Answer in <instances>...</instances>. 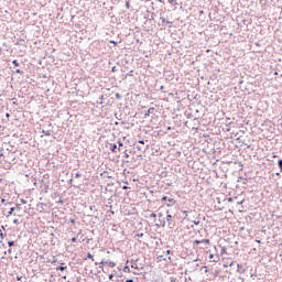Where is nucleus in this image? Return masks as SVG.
<instances>
[{
  "instance_id": "f3484780",
  "label": "nucleus",
  "mask_w": 282,
  "mask_h": 282,
  "mask_svg": "<svg viewBox=\"0 0 282 282\" xmlns=\"http://www.w3.org/2000/svg\"><path fill=\"white\" fill-rule=\"evenodd\" d=\"M113 279V274H109V280H112Z\"/></svg>"
},
{
  "instance_id": "1a4fd4ad",
  "label": "nucleus",
  "mask_w": 282,
  "mask_h": 282,
  "mask_svg": "<svg viewBox=\"0 0 282 282\" xmlns=\"http://www.w3.org/2000/svg\"><path fill=\"white\" fill-rule=\"evenodd\" d=\"M169 202H170L171 204H176V202H175L174 198H169Z\"/></svg>"
},
{
  "instance_id": "0eeeda50",
  "label": "nucleus",
  "mask_w": 282,
  "mask_h": 282,
  "mask_svg": "<svg viewBox=\"0 0 282 282\" xmlns=\"http://www.w3.org/2000/svg\"><path fill=\"white\" fill-rule=\"evenodd\" d=\"M122 147H123V144H122L121 140H119V149H118L119 152H121Z\"/></svg>"
},
{
  "instance_id": "393cba45",
  "label": "nucleus",
  "mask_w": 282,
  "mask_h": 282,
  "mask_svg": "<svg viewBox=\"0 0 282 282\" xmlns=\"http://www.w3.org/2000/svg\"><path fill=\"white\" fill-rule=\"evenodd\" d=\"M275 75H278V72H275Z\"/></svg>"
},
{
  "instance_id": "2eb2a0df",
  "label": "nucleus",
  "mask_w": 282,
  "mask_h": 282,
  "mask_svg": "<svg viewBox=\"0 0 282 282\" xmlns=\"http://www.w3.org/2000/svg\"><path fill=\"white\" fill-rule=\"evenodd\" d=\"M151 217H153L155 219V217H156L155 213H151Z\"/></svg>"
},
{
  "instance_id": "4468645a",
  "label": "nucleus",
  "mask_w": 282,
  "mask_h": 282,
  "mask_svg": "<svg viewBox=\"0 0 282 282\" xmlns=\"http://www.w3.org/2000/svg\"><path fill=\"white\" fill-rule=\"evenodd\" d=\"M111 44L118 45V42H115V40H111Z\"/></svg>"
},
{
  "instance_id": "9b49d317",
  "label": "nucleus",
  "mask_w": 282,
  "mask_h": 282,
  "mask_svg": "<svg viewBox=\"0 0 282 282\" xmlns=\"http://www.w3.org/2000/svg\"><path fill=\"white\" fill-rule=\"evenodd\" d=\"M8 246H9V247H13V246H14V241H9V242H8Z\"/></svg>"
},
{
  "instance_id": "20e7f679",
  "label": "nucleus",
  "mask_w": 282,
  "mask_h": 282,
  "mask_svg": "<svg viewBox=\"0 0 282 282\" xmlns=\"http://www.w3.org/2000/svg\"><path fill=\"white\" fill-rule=\"evenodd\" d=\"M66 269H67V265L56 267V271H65Z\"/></svg>"
},
{
  "instance_id": "423d86ee",
  "label": "nucleus",
  "mask_w": 282,
  "mask_h": 282,
  "mask_svg": "<svg viewBox=\"0 0 282 282\" xmlns=\"http://www.w3.org/2000/svg\"><path fill=\"white\" fill-rule=\"evenodd\" d=\"M87 258H88L89 260H91V261H95V258H94L93 253H88Z\"/></svg>"
},
{
  "instance_id": "412c9836",
  "label": "nucleus",
  "mask_w": 282,
  "mask_h": 282,
  "mask_svg": "<svg viewBox=\"0 0 282 282\" xmlns=\"http://www.w3.org/2000/svg\"><path fill=\"white\" fill-rule=\"evenodd\" d=\"M6 116H7V118H9V116H10V115H9V112H7V115H6Z\"/></svg>"
},
{
  "instance_id": "4be33fe9",
  "label": "nucleus",
  "mask_w": 282,
  "mask_h": 282,
  "mask_svg": "<svg viewBox=\"0 0 282 282\" xmlns=\"http://www.w3.org/2000/svg\"><path fill=\"white\" fill-rule=\"evenodd\" d=\"M127 282H133V280H127Z\"/></svg>"
},
{
  "instance_id": "6ab92c4d",
  "label": "nucleus",
  "mask_w": 282,
  "mask_h": 282,
  "mask_svg": "<svg viewBox=\"0 0 282 282\" xmlns=\"http://www.w3.org/2000/svg\"><path fill=\"white\" fill-rule=\"evenodd\" d=\"M17 74H21V69H17Z\"/></svg>"
},
{
  "instance_id": "dca6fc26",
  "label": "nucleus",
  "mask_w": 282,
  "mask_h": 282,
  "mask_svg": "<svg viewBox=\"0 0 282 282\" xmlns=\"http://www.w3.org/2000/svg\"><path fill=\"white\" fill-rule=\"evenodd\" d=\"M126 7H127V8H130V2H126Z\"/></svg>"
},
{
  "instance_id": "ddd939ff",
  "label": "nucleus",
  "mask_w": 282,
  "mask_h": 282,
  "mask_svg": "<svg viewBox=\"0 0 282 282\" xmlns=\"http://www.w3.org/2000/svg\"><path fill=\"white\" fill-rule=\"evenodd\" d=\"M165 200H167V196L162 197V202H165Z\"/></svg>"
},
{
  "instance_id": "5701e85b",
  "label": "nucleus",
  "mask_w": 282,
  "mask_h": 282,
  "mask_svg": "<svg viewBox=\"0 0 282 282\" xmlns=\"http://www.w3.org/2000/svg\"><path fill=\"white\" fill-rule=\"evenodd\" d=\"M80 175L79 174H76V177H79Z\"/></svg>"
},
{
  "instance_id": "7ed1b4c3",
  "label": "nucleus",
  "mask_w": 282,
  "mask_h": 282,
  "mask_svg": "<svg viewBox=\"0 0 282 282\" xmlns=\"http://www.w3.org/2000/svg\"><path fill=\"white\" fill-rule=\"evenodd\" d=\"M166 220H167V224L171 228H173L175 226V221L173 220V217L172 215H169L167 214V217H166Z\"/></svg>"
},
{
  "instance_id": "f257e3e1",
  "label": "nucleus",
  "mask_w": 282,
  "mask_h": 282,
  "mask_svg": "<svg viewBox=\"0 0 282 282\" xmlns=\"http://www.w3.org/2000/svg\"><path fill=\"white\" fill-rule=\"evenodd\" d=\"M210 245V239H202V241L195 240L193 241V248H202L203 250H205L206 248H208Z\"/></svg>"
},
{
  "instance_id": "aec40b11",
  "label": "nucleus",
  "mask_w": 282,
  "mask_h": 282,
  "mask_svg": "<svg viewBox=\"0 0 282 282\" xmlns=\"http://www.w3.org/2000/svg\"><path fill=\"white\" fill-rule=\"evenodd\" d=\"M14 212V207H11V212L10 213H13Z\"/></svg>"
},
{
  "instance_id": "b1692460",
  "label": "nucleus",
  "mask_w": 282,
  "mask_h": 282,
  "mask_svg": "<svg viewBox=\"0 0 282 282\" xmlns=\"http://www.w3.org/2000/svg\"><path fill=\"white\" fill-rule=\"evenodd\" d=\"M123 188H128L127 185H124Z\"/></svg>"
},
{
  "instance_id": "f8f14e48",
  "label": "nucleus",
  "mask_w": 282,
  "mask_h": 282,
  "mask_svg": "<svg viewBox=\"0 0 282 282\" xmlns=\"http://www.w3.org/2000/svg\"><path fill=\"white\" fill-rule=\"evenodd\" d=\"M14 66H20L18 61H13Z\"/></svg>"
},
{
  "instance_id": "39448f33",
  "label": "nucleus",
  "mask_w": 282,
  "mask_h": 282,
  "mask_svg": "<svg viewBox=\"0 0 282 282\" xmlns=\"http://www.w3.org/2000/svg\"><path fill=\"white\" fill-rule=\"evenodd\" d=\"M117 148H118V145H117V144H112V145H110V150H111V152L116 153V152H117Z\"/></svg>"
},
{
  "instance_id": "a211bd4d",
  "label": "nucleus",
  "mask_w": 282,
  "mask_h": 282,
  "mask_svg": "<svg viewBox=\"0 0 282 282\" xmlns=\"http://www.w3.org/2000/svg\"><path fill=\"white\" fill-rule=\"evenodd\" d=\"M140 144H144V140H139Z\"/></svg>"
},
{
  "instance_id": "9d476101",
  "label": "nucleus",
  "mask_w": 282,
  "mask_h": 282,
  "mask_svg": "<svg viewBox=\"0 0 282 282\" xmlns=\"http://www.w3.org/2000/svg\"><path fill=\"white\" fill-rule=\"evenodd\" d=\"M76 241H77V237H73L72 238V243H76Z\"/></svg>"
},
{
  "instance_id": "6e6552de",
  "label": "nucleus",
  "mask_w": 282,
  "mask_h": 282,
  "mask_svg": "<svg viewBox=\"0 0 282 282\" xmlns=\"http://www.w3.org/2000/svg\"><path fill=\"white\" fill-rule=\"evenodd\" d=\"M279 167H280V171H282V159L279 160Z\"/></svg>"
},
{
  "instance_id": "f03ea898",
  "label": "nucleus",
  "mask_w": 282,
  "mask_h": 282,
  "mask_svg": "<svg viewBox=\"0 0 282 282\" xmlns=\"http://www.w3.org/2000/svg\"><path fill=\"white\" fill-rule=\"evenodd\" d=\"M99 269H102L104 272H106V269H113V267H116L115 261H107V260H101L98 263Z\"/></svg>"
}]
</instances>
